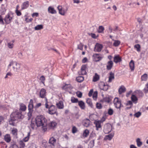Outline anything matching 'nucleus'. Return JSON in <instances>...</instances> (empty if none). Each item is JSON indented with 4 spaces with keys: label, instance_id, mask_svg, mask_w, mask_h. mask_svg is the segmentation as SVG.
<instances>
[{
    "label": "nucleus",
    "instance_id": "obj_1",
    "mask_svg": "<svg viewBox=\"0 0 148 148\" xmlns=\"http://www.w3.org/2000/svg\"><path fill=\"white\" fill-rule=\"evenodd\" d=\"M35 123L37 127L42 126V130H47V121L46 119L43 116H37L35 119Z\"/></svg>",
    "mask_w": 148,
    "mask_h": 148
},
{
    "label": "nucleus",
    "instance_id": "obj_2",
    "mask_svg": "<svg viewBox=\"0 0 148 148\" xmlns=\"http://www.w3.org/2000/svg\"><path fill=\"white\" fill-rule=\"evenodd\" d=\"M10 119L9 121V124L13 126L14 125V121L18 119H22L24 117L23 115L18 112L16 111L12 112L10 115Z\"/></svg>",
    "mask_w": 148,
    "mask_h": 148
},
{
    "label": "nucleus",
    "instance_id": "obj_3",
    "mask_svg": "<svg viewBox=\"0 0 148 148\" xmlns=\"http://www.w3.org/2000/svg\"><path fill=\"white\" fill-rule=\"evenodd\" d=\"M13 13L11 11H10L5 16L4 20L6 24H8L11 22L13 18Z\"/></svg>",
    "mask_w": 148,
    "mask_h": 148
},
{
    "label": "nucleus",
    "instance_id": "obj_4",
    "mask_svg": "<svg viewBox=\"0 0 148 148\" xmlns=\"http://www.w3.org/2000/svg\"><path fill=\"white\" fill-rule=\"evenodd\" d=\"M113 103L115 107L119 109V111L120 112L121 111V108L123 106L121 104V99L118 97H115L114 99Z\"/></svg>",
    "mask_w": 148,
    "mask_h": 148
},
{
    "label": "nucleus",
    "instance_id": "obj_5",
    "mask_svg": "<svg viewBox=\"0 0 148 148\" xmlns=\"http://www.w3.org/2000/svg\"><path fill=\"white\" fill-rule=\"evenodd\" d=\"M48 113L50 114L53 115L57 113V108L56 107L53 105L50 106L48 109Z\"/></svg>",
    "mask_w": 148,
    "mask_h": 148
},
{
    "label": "nucleus",
    "instance_id": "obj_6",
    "mask_svg": "<svg viewBox=\"0 0 148 148\" xmlns=\"http://www.w3.org/2000/svg\"><path fill=\"white\" fill-rule=\"evenodd\" d=\"M112 130V126L110 124H107L104 126L103 131L105 134H108Z\"/></svg>",
    "mask_w": 148,
    "mask_h": 148
},
{
    "label": "nucleus",
    "instance_id": "obj_7",
    "mask_svg": "<svg viewBox=\"0 0 148 148\" xmlns=\"http://www.w3.org/2000/svg\"><path fill=\"white\" fill-rule=\"evenodd\" d=\"M99 87L101 90L104 91L107 90L108 88V86L104 82H101L99 83Z\"/></svg>",
    "mask_w": 148,
    "mask_h": 148
},
{
    "label": "nucleus",
    "instance_id": "obj_8",
    "mask_svg": "<svg viewBox=\"0 0 148 148\" xmlns=\"http://www.w3.org/2000/svg\"><path fill=\"white\" fill-rule=\"evenodd\" d=\"M57 125V123L55 121H52L47 123V127L49 129H54L56 127Z\"/></svg>",
    "mask_w": 148,
    "mask_h": 148
},
{
    "label": "nucleus",
    "instance_id": "obj_9",
    "mask_svg": "<svg viewBox=\"0 0 148 148\" xmlns=\"http://www.w3.org/2000/svg\"><path fill=\"white\" fill-rule=\"evenodd\" d=\"M94 60L95 62H98L101 60L103 58V56L100 54H95L93 55Z\"/></svg>",
    "mask_w": 148,
    "mask_h": 148
},
{
    "label": "nucleus",
    "instance_id": "obj_10",
    "mask_svg": "<svg viewBox=\"0 0 148 148\" xmlns=\"http://www.w3.org/2000/svg\"><path fill=\"white\" fill-rule=\"evenodd\" d=\"M103 121L101 120H95L94 122V124L95 125L96 127V130H98L99 128L101 127V124L103 122Z\"/></svg>",
    "mask_w": 148,
    "mask_h": 148
},
{
    "label": "nucleus",
    "instance_id": "obj_11",
    "mask_svg": "<svg viewBox=\"0 0 148 148\" xmlns=\"http://www.w3.org/2000/svg\"><path fill=\"white\" fill-rule=\"evenodd\" d=\"M103 47L102 45L97 43L95 47L94 51L95 52H99L101 51Z\"/></svg>",
    "mask_w": 148,
    "mask_h": 148
},
{
    "label": "nucleus",
    "instance_id": "obj_12",
    "mask_svg": "<svg viewBox=\"0 0 148 148\" xmlns=\"http://www.w3.org/2000/svg\"><path fill=\"white\" fill-rule=\"evenodd\" d=\"M90 121L89 119L86 118L83 120L82 123L84 126L88 127L90 125Z\"/></svg>",
    "mask_w": 148,
    "mask_h": 148
},
{
    "label": "nucleus",
    "instance_id": "obj_13",
    "mask_svg": "<svg viewBox=\"0 0 148 148\" xmlns=\"http://www.w3.org/2000/svg\"><path fill=\"white\" fill-rule=\"evenodd\" d=\"M28 108L29 111L33 112L34 105L33 101L32 99H31L30 100L29 103Z\"/></svg>",
    "mask_w": 148,
    "mask_h": 148
},
{
    "label": "nucleus",
    "instance_id": "obj_14",
    "mask_svg": "<svg viewBox=\"0 0 148 148\" xmlns=\"http://www.w3.org/2000/svg\"><path fill=\"white\" fill-rule=\"evenodd\" d=\"M87 68V66L86 65H84L82 66L81 68V71L79 73V74L82 75H86V70Z\"/></svg>",
    "mask_w": 148,
    "mask_h": 148
},
{
    "label": "nucleus",
    "instance_id": "obj_15",
    "mask_svg": "<svg viewBox=\"0 0 148 148\" xmlns=\"http://www.w3.org/2000/svg\"><path fill=\"white\" fill-rule=\"evenodd\" d=\"M4 140L7 143H9L11 140V137L10 134H6L4 136Z\"/></svg>",
    "mask_w": 148,
    "mask_h": 148
},
{
    "label": "nucleus",
    "instance_id": "obj_16",
    "mask_svg": "<svg viewBox=\"0 0 148 148\" xmlns=\"http://www.w3.org/2000/svg\"><path fill=\"white\" fill-rule=\"evenodd\" d=\"M26 109L27 107L25 104L22 103H19V110L20 111L24 112L26 110Z\"/></svg>",
    "mask_w": 148,
    "mask_h": 148
},
{
    "label": "nucleus",
    "instance_id": "obj_17",
    "mask_svg": "<svg viewBox=\"0 0 148 148\" xmlns=\"http://www.w3.org/2000/svg\"><path fill=\"white\" fill-rule=\"evenodd\" d=\"M113 63L112 60H110L107 62V64L106 65V69L108 70H110L111 69L113 66Z\"/></svg>",
    "mask_w": 148,
    "mask_h": 148
},
{
    "label": "nucleus",
    "instance_id": "obj_18",
    "mask_svg": "<svg viewBox=\"0 0 148 148\" xmlns=\"http://www.w3.org/2000/svg\"><path fill=\"white\" fill-rule=\"evenodd\" d=\"M29 2L28 1L24 2L21 5V10L27 9L29 6Z\"/></svg>",
    "mask_w": 148,
    "mask_h": 148
},
{
    "label": "nucleus",
    "instance_id": "obj_19",
    "mask_svg": "<svg viewBox=\"0 0 148 148\" xmlns=\"http://www.w3.org/2000/svg\"><path fill=\"white\" fill-rule=\"evenodd\" d=\"M122 61L121 58L119 55H116L114 58V62L116 63L120 62Z\"/></svg>",
    "mask_w": 148,
    "mask_h": 148
},
{
    "label": "nucleus",
    "instance_id": "obj_20",
    "mask_svg": "<svg viewBox=\"0 0 148 148\" xmlns=\"http://www.w3.org/2000/svg\"><path fill=\"white\" fill-rule=\"evenodd\" d=\"M114 136V134L110 133L109 134L106 135L104 138V140H110Z\"/></svg>",
    "mask_w": 148,
    "mask_h": 148
},
{
    "label": "nucleus",
    "instance_id": "obj_21",
    "mask_svg": "<svg viewBox=\"0 0 148 148\" xmlns=\"http://www.w3.org/2000/svg\"><path fill=\"white\" fill-rule=\"evenodd\" d=\"M46 90L44 88H42L40 91V97L41 98H45V96Z\"/></svg>",
    "mask_w": 148,
    "mask_h": 148
},
{
    "label": "nucleus",
    "instance_id": "obj_22",
    "mask_svg": "<svg viewBox=\"0 0 148 148\" xmlns=\"http://www.w3.org/2000/svg\"><path fill=\"white\" fill-rule=\"evenodd\" d=\"M126 91V88L124 86L122 85L120 86L119 89V94H121Z\"/></svg>",
    "mask_w": 148,
    "mask_h": 148
},
{
    "label": "nucleus",
    "instance_id": "obj_23",
    "mask_svg": "<svg viewBox=\"0 0 148 148\" xmlns=\"http://www.w3.org/2000/svg\"><path fill=\"white\" fill-rule=\"evenodd\" d=\"M56 139L54 137H51L49 140V143L53 146H54L56 143Z\"/></svg>",
    "mask_w": 148,
    "mask_h": 148
},
{
    "label": "nucleus",
    "instance_id": "obj_24",
    "mask_svg": "<svg viewBox=\"0 0 148 148\" xmlns=\"http://www.w3.org/2000/svg\"><path fill=\"white\" fill-rule=\"evenodd\" d=\"M129 66L131 71H133L134 69V63L133 60H131L129 63Z\"/></svg>",
    "mask_w": 148,
    "mask_h": 148
},
{
    "label": "nucleus",
    "instance_id": "obj_25",
    "mask_svg": "<svg viewBox=\"0 0 148 148\" xmlns=\"http://www.w3.org/2000/svg\"><path fill=\"white\" fill-rule=\"evenodd\" d=\"M48 10L49 13L52 14H55L56 13V10L53 8H52L51 7H49L48 8Z\"/></svg>",
    "mask_w": 148,
    "mask_h": 148
},
{
    "label": "nucleus",
    "instance_id": "obj_26",
    "mask_svg": "<svg viewBox=\"0 0 148 148\" xmlns=\"http://www.w3.org/2000/svg\"><path fill=\"white\" fill-rule=\"evenodd\" d=\"M58 9L59 10V12L60 14L64 15L65 14V12L64 10H62V7L61 6L59 5L58 7Z\"/></svg>",
    "mask_w": 148,
    "mask_h": 148
},
{
    "label": "nucleus",
    "instance_id": "obj_27",
    "mask_svg": "<svg viewBox=\"0 0 148 148\" xmlns=\"http://www.w3.org/2000/svg\"><path fill=\"white\" fill-rule=\"evenodd\" d=\"M114 73L111 72L110 73V75L109 77V80L108 82H111L112 79H114Z\"/></svg>",
    "mask_w": 148,
    "mask_h": 148
},
{
    "label": "nucleus",
    "instance_id": "obj_28",
    "mask_svg": "<svg viewBox=\"0 0 148 148\" xmlns=\"http://www.w3.org/2000/svg\"><path fill=\"white\" fill-rule=\"evenodd\" d=\"M78 105L82 109H84L85 108L84 103L82 101H78Z\"/></svg>",
    "mask_w": 148,
    "mask_h": 148
},
{
    "label": "nucleus",
    "instance_id": "obj_29",
    "mask_svg": "<svg viewBox=\"0 0 148 148\" xmlns=\"http://www.w3.org/2000/svg\"><path fill=\"white\" fill-rule=\"evenodd\" d=\"M57 107L60 109H62L64 108L63 104L62 101H60L59 102L56 104Z\"/></svg>",
    "mask_w": 148,
    "mask_h": 148
},
{
    "label": "nucleus",
    "instance_id": "obj_30",
    "mask_svg": "<svg viewBox=\"0 0 148 148\" xmlns=\"http://www.w3.org/2000/svg\"><path fill=\"white\" fill-rule=\"evenodd\" d=\"M99 76L97 73H95L93 76L92 81L94 82H96L99 80Z\"/></svg>",
    "mask_w": 148,
    "mask_h": 148
},
{
    "label": "nucleus",
    "instance_id": "obj_31",
    "mask_svg": "<svg viewBox=\"0 0 148 148\" xmlns=\"http://www.w3.org/2000/svg\"><path fill=\"white\" fill-rule=\"evenodd\" d=\"M131 99L132 101L135 103H137V101L138 100V98L137 97L134 95H133L131 97Z\"/></svg>",
    "mask_w": 148,
    "mask_h": 148
},
{
    "label": "nucleus",
    "instance_id": "obj_32",
    "mask_svg": "<svg viewBox=\"0 0 148 148\" xmlns=\"http://www.w3.org/2000/svg\"><path fill=\"white\" fill-rule=\"evenodd\" d=\"M95 140H91L89 142L88 145V148H92L93 147L94 145Z\"/></svg>",
    "mask_w": 148,
    "mask_h": 148
},
{
    "label": "nucleus",
    "instance_id": "obj_33",
    "mask_svg": "<svg viewBox=\"0 0 148 148\" xmlns=\"http://www.w3.org/2000/svg\"><path fill=\"white\" fill-rule=\"evenodd\" d=\"M86 103L91 108L93 107V106L92 102L91 100L90 99H88L86 100Z\"/></svg>",
    "mask_w": 148,
    "mask_h": 148
},
{
    "label": "nucleus",
    "instance_id": "obj_34",
    "mask_svg": "<svg viewBox=\"0 0 148 148\" xmlns=\"http://www.w3.org/2000/svg\"><path fill=\"white\" fill-rule=\"evenodd\" d=\"M84 77L82 76L77 77L76 78L77 81L79 83L82 82L84 80Z\"/></svg>",
    "mask_w": 148,
    "mask_h": 148
},
{
    "label": "nucleus",
    "instance_id": "obj_35",
    "mask_svg": "<svg viewBox=\"0 0 148 148\" xmlns=\"http://www.w3.org/2000/svg\"><path fill=\"white\" fill-rule=\"evenodd\" d=\"M141 80L142 81H146L147 79V75L146 73H145L142 75Z\"/></svg>",
    "mask_w": 148,
    "mask_h": 148
},
{
    "label": "nucleus",
    "instance_id": "obj_36",
    "mask_svg": "<svg viewBox=\"0 0 148 148\" xmlns=\"http://www.w3.org/2000/svg\"><path fill=\"white\" fill-rule=\"evenodd\" d=\"M89 133V131L88 130H85L84 131L83 134V136L84 137H86L88 135Z\"/></svg>",
    "mask_w": 148,
    "mask_h": 148
},
{
    "label": "nucleus",
    "instance_id": "obj_37",
    "mask_svg": "<svg viewBox=\"0 0 148 148\" xmlns=\"http://www.w3.org/2000/svg\"><path fill=\"white\" fill-rule=\"evenodd\" d=\"M43 28V26L42 25H38L34 27V29L36 30H39Z\"/></svg>",
    "mask_w": 148,
    "mask_h": 148
},
{
    "label": "nucleus",
    "instance_id": "obj_38",
    "mask_svg": "<svg viewBox=\"0 0 148 148\" xmlns=\"http://www.w3.org/2000/svg\"><path fill=\"white\" fill-rule=\"evenodd\" d=\"M6 9L4 7H2L1 9L0 10V12L1 15H4L5 14Z\"/></svg>",
    "mask_w": 148,
    "mask_h": 148
},
{
    "label": "nucleus",
    "instance_id": "obj_39",
    "mask_svg": "<svg viewBox=\"0 0 148 148\" xmlns=\"http://www.w3.org/2000/svg\"><path fill=\"white\" fill-rule=\"evenodd\" d=\"M104 29L103 27L102 26H100L99 27L98 29V32L99 33H102Z\"/></svg>",
    "mask_w": 148,
    "mask_h": 148
},
{
    "label": "nucleus",
    "instance_id": "obj_40",
    "mask_svg": "<svg viewBox=\"0 0 148 148\" xmlns=\"http://www.w3.org/2000/svg\"><path fill=\"white\" fill-rule=\"evenodd\" d=\"M71 88V86L70 84H66L62 88L63 89L66 90L68 88L70 89Z\"/></svg>",
    "mask_w": 148,
    "mask_h": 148
},
{
    "label": "nucleus",
    "instance_id": "obj_41",
    "mask_svg": "<svg viewBox=\"0 0 148 148\" xmlns=\"http://www.w3.org/2000/svg\"><path fill=\"white\" fill-rule=\"evenodd\" d=\"M136 142L137 146L138 147H140L142 145V143L140 141L139 138H138L136 139Z\"/></svg>",
    "mask_w": 148,
    "mask_h": 148
},
{
    "label": "nucleus",
    "instance_id": "obj_42",
    "mask_svg": "<svg viewBox=\"0 0 148 148\" xmlns=\"http://www.w3.org/2000/svg\"><path fill=\"white\" fill-rule=\"evenodd\" d=\"M35 123V120L34 121H33L32 120L31 122V123L30 125V127L33 129V130L34 127L36 126V123Z\"/></svg>",
    "mask_w": 148,
    "mask_h": 148
},
{
    "label": "nucleus",
    "instance_id": "obj_43",
    "mask_svg": "<svg viewBox=\"0 0 148 148\" xmlns=\"http://www.w3.org/2000/svg\"><path fill=\"white\" fill-rule=\"evenodd\" d=\"M121 42L118 40H114L113 45L115 47L118 46L120 44Z\"/></svg>",
    "mask_w": 148,
    "mask_h": 148
},
{
    "label": "nucleus",
    "instance_id": "obj_44",
    "mask_svg": "<svg viewBox=\"0 0 148 148\" xmlns=\"http://www.w3.org/2000/svg\"><path fill=\"white\" fill-rule=\"evenodd\" d=\"M18 130L16 128H13L11 131L12 134L16 136L17 135Z\"/></svg>",
    "mask_w": 148,
    "mask_h": 148
},
{
    "label": "nucleus",
    "instance_id": "obj_45",
    "mask_svg": "<svg viewBox=\"0 0 148 148\" xmlns=\"http://www.w3.org/2000/svg\"><path fill=\"white\" fill-rule=\"evenodd\" d=\"M143 91L145 94H147L148 92V83L145 85V87L143 89Z\"/></svg>",
    "mask_w": 148,
    "mask_h": 148
},
{
    "label": "nucleus",
    "instance_id": "obj_46",
    "mask_svg": "<svg viewBox=\"0 0 148 148\" xmlns=\"http://www.w3.org/2000/svg\"><path fill=\"white\" fill-rule=\"evenodd\" d=\"M15 65L16 66V70H15V71H17L18 70H19L20 68V64L18 63L17 62H15Z\"/></svg>",
    "mask_w": 148,
    "mask_h": 148
},
{
    "label": "nucleus",
    "instance_id": "obj_47",
    "mask_svg": "<svg viewBox=\"0 0 148 148\" xmlns=\"http://www.w3.org/2000/svg\"><path fill=\"white\" fill-rule=\"evenodd\" d=\"M71 101L72 103H77L78 102V99L77 98L72 97L71 99Z\"/></svg>",
    "mask_w": 148,
    "mask_h": 148
},
{
    "label": "nucleus",
    "instance_id": "obj_48",
    "mask_svg": "<svg viewBox=\"0 0 148 148\" xmlns=\"http://www.w3.org/2000/svg\"><path fill=\"white\" fill-rule=\"evenodd\" d=\"M19 148H24L25 146V144L23 141H20L19 142Z\"/></svg>",
    "mask_w": 148,
    "mask_h": 148
},
{
    "label": "nucleus",
    "instance_id": "obj_49",
    "mask_svg": "<svg viewBox=\"0 0 148 148\" xmlns=\"http://www.w3.org/2000/svg\"><path fill=\"white\" fill-rule=\"evenodd\" d=\"M7 46L8 48L11 49L13 47L14 44L11 42H8L7 43Z\"/></svg>",
    "mask_w": 148,
    "mask_h": 148
},
{
    "label": "nucleus",
    "instance_id": "obj_50",
    "mask_svg": "<svg viewBox=\"0 0 148 148\" xmlns=\"http://www.w3.org/2000/svg\"><path fill=\"white\" fill-rule=\"evenodd\" d=\"M33 112V111H29V112L27 114L28 120H29L31 118V117L32 116V114Z\"/></svg>",
    "mask_w": 148,
    "mask_h": 148
},
{
    "label": "nucleus",
    "instance_id": "obj_51",
    "mask_svg": "<svg viewBox=\"0 0 148 148\" xmlns=\"http://www.w3.org/2000/svg\"><path fill=\"white\" fill-rule=\"evenodd\" d=\"M134 47L137 49V51H140V45L138 44L135 45L134 46Z\"/></svg>",
    "mask_w": 148,
    "mask_h": 148
},
{
    "label": "nucleus",
    "instance_id": "obj_52",
    "mask_svg": "<svg viewBox=\"0 0 148 148\" xmlns=\"http://www.w3.org/2000/svg\"><path fill=\"white\" fill-rule=\"evenodd\" d=\"M141 115V113L140 112H138L134 114V116L136 118L139 117Z\"/></svg>",
    "mask_w": 148,
    "mask_h": 148
},
{
    "label": "nucleus",
    "instance_id": "obj_53",
    "mask_svg": "<svg viewBox=\"0 0 148 148\" xmlns=\"http://www.w3.org/2000/svg\"><path fill=\"white\" fill-rule=\"evenodd\" d=\"M30 135V133H28L27 136L25 137L23 139V140L24 142H26L28 140Z\"/></svg>",
    "mask_w": 148,
    "mask_h": 148
},
{
    "label": "nucleus",
    "instance_id": "obj_54",
    "mask_svg": "<svg viewBox=\"0 0 148 148\" xmlns=\"http://www.w3.org/2000/svg\"><path fill=\"white\" fill-rule=\"evenodd\" d=\"M77 131V129L75 126H73L72 128V132L73 134L76 133Z\"/></svg>",
    "mask_w": 148,
    "mask_h": 148
},
{
    "label": "nucleus",
    "instance_id": "obj_55",
    "mask_svg": "<svg viewBox=\"0 0 148 148\" xmlns=\"http://www.w3.org/2000/svg\"><path fill=\"white\" fill-rule=\"evenodd\" d=\"M96 107L98 109H101L102 108V105L101 103H97L96 104Z\"/></svg>",
    "mask_w": 148,
    "mask_h": 148
},
{
    "label": "nucleus",
    "instance_id": "obj_56",
    "mask_svg": "<svg viewBox=\"0 0 148 148\" xmlns=\"http://www.w3.org/2000/svg\"><path fill=\"white\" fill-rule=\"evenodd\" d=\"M113 110L112 109L110 108L108 109V114L110 115H112L113 114Z\"/></svg>",
    "mask_w": 148,
    "mask_h": 148
},
{
    "label": "nucleus",
    "instance_id": "obj_57",
    "mask_svg": "<svg viewBox=\"0 0 148 148\" xmlns=\"http://www.w3.org/2000/svg\"><path fill=\"white\" fill-rule=\"evenodd\" d=\"M9 148H18V147L15 143L11 144Z\"/></svg>",
    "mask_w": 148,
    "mask_h": 148
},
{
    "label": "nucleus",
    "instance_id": "obj_58",
    "mask_svg": "<svg viewBox=\"0 0 148 148\" xmlns=\"http://www.w3.org/2000/svg\"><path fill=\"white\" fill-rule=\"evenodd\" d=\"M137 93L140 96L142 97L144 95V94L143 92L140 90H137Z\"/></svg>",
    "mask_w": 148,
    "mask_h": 148
},
{
    "label": "nucleus",
    "instance_id": "obj_59",
    "mask_svg": "<svg viewBox=\"0 0 148 148\" xmlns=\"http://www.w3.org/2000/svg\"><path fill=\"white\" fill-rule=\"evenodd\" d=\"M103 101L107 103H109L110 102V99L109 97H106L104 98Z\"/></svg>",
    "mask_w": 148,
    "mask_h": 148
},
{
    "label": "nucleus",
    "instance_id": "obj_60",
    "mask_svg": "<svg viewBox=\"0 0 148 148\" xmlns=\"http://www.w3.org/2000/svg\"><path fill=\"white\" fill-rule=\"evenodd\" d=\"M40 80H41V81L42 83L44 84L45 79L44 76L42 75L40 77Z\"/></svg>",
    "mask_w": 148,
    "mask_h": 148
},
{
    "label": "nucleus",
    "instance_id": "obj_61",
    "mask_svg": "<svg viewBox=\"0 0 148 148\" xmlns=\"http://www.w3.org/2000/svg\"><path fill=\"white\" fill-rule=\"evenodd\" d=\"M83 45L81 43H80L78 45V48L81 50H82L83 48Z\"/></svg>",
    "mask_w": 148,
    "mask_h": 148
},
{
    "label": "nucleus",
    "instance_id": "obj_62",
    "mask_svg": "<svg viewBox=\"0 0 148 148\" xmlns=\"http://www.w3.org/2000/svg\"><path fill=\"white\" fill-rule=\"evenodd\" d=\"M15 12L16 14V15L18 16H20L21 15V13L20 11L18 10H16L15 11Z\"/></svg>",
    "mask_w": 148,
    "mask_h": 148
},
{
    "label": "nucleus",
    "instance_id": "obj_63",
    "mask_svg": "<svg viewBox=\"0 0 148 148\" xmlns=\"http://www.w3.org/2000/svg\"><path fill=\"white\" fill-rule=\"evenodd\" d=\"M45 100H46V103L45 104V107L46 108L49 109V105L48 104V101H47V99L46 97H45Z\"/></svg>",
    "mask_w": 148,
    "mask_h": 148
},
{
    "label": "nucleus",
    "instance_id": "obj_64",
    "mask_svg": "<svg viewBox=\"0 0 148 148\" xmlns=\"http://www.w3.org/2000/svg\"><path fill=\"white\" fill-rule=\"evenodd\" d=\"M0 24L2 25H3L4 24V22L3 21V17L1 15H0Z\"/></svg>",
    "mask_w": 148,
    "mask_h": 148
}]
</instances>
